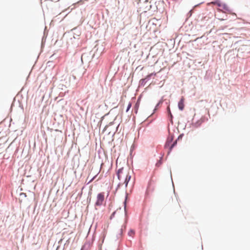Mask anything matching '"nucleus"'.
<instances>
[{
  "label": "nucleus",
  "instance_id": "obj_1",
  "mask_svg": "<svg viewBox=\"0 0 250 250\" xmlns=\"http://www.w3.org/2000/svg\"><path fill=\"white\" fill-rule=\"evenodd\" d=\"M117 174L118 179L123 182H121L119 185L125 184V187H126L131 178V176L129 174L128 170L122 167L118 170Z\"/></svg>",
  "mask_w": 250,
  "mask_h": 250
},
{
  "label": "nucleus",
  "instance_id": "obj_4",
  "mask_svg": "<svg viewBox=\"0 0 250 250\" xmlns=\"http://www.w3.org/2000/svg\"><path fill=\"white\" fill-rule=\"evenodd\" d=\"M211 4H216L218 6H221V3L219 1H212V2H210V3H208V5H210Z\"/></svg>",
  "mask_w": 250,
  "mask_h": 250
},
{
  "label": "nucleus",
  "instance_id": "obj_5",
  "mask_svg": "<svg viewBox=\"0 0 250 250\" xmlns=\"http://www.w3.org/2000/svg\"><path fill=\"white\" fill-rule=\"evenodd\" d=\"M131 105H132L131 103H129L128 104V106H127V109L126 110V112H127L130 109V108L131 107Z\"/></svg>",
  "mask_w": 250,
  "mask_h": 250
},
{
  "label": "nucleus",
  "instance_id": "obj_9",
  "mask_svg": "<svg viewBox=\"0 0 250 250\" xmlns=\"http://www.w3.org/2000/svg\"><path fill=\"white\" fill-rule=\"evenodd\" d=\"M94 178H93L92 179H91V180H90V182H91V181L94 179Z\"/></svg>",
  "mask_w": 250,
  "mask_h": 250
},
{
  "label": "nucleus",
  "instance_id": "obj_2",
  "mask_svg": "<svg viewBox=\"0 0 250 250\" xmlns=\"http://www.w3.org/2000/svg\"><path fill=\"white\" fill-rule=\"evenodd\" d=\"M104 200V192H100L97 194L96 201L95 204V207H99L103 205Z\"/></svg>",
  "mask_w": 250,
  "mask_h": 250
},
{
  "label": "nucleus",
  "instance_id": "obj_3",
  "mask_svg": "<svg viewBox=\"0 0 250 250\" xmlns=\"http://www.w3.org/2000/svg\"><path fill=\"white\" fill-rule=\"evenodd\" d=\"M184 98L182 97L178 103V108L180 110H183L184 108Z\"/></svg>",
  "mask_w": 250,
  "mask_h": 250
},
{
  "label": "nucleus",
  "instance_id": "obj_7",
  "mask_svg": "<svg viewBox=\"0 0 250 250\" xmlns=\"http://www.w3.org/2000/svg\"><path fill=\"white\" fill-rule=\"evenodd\" d=\"M177 144V141L176 140L173 144L171 146H170V150L172 149V147H174V146Z\"/></svg>",
  "mask_w": 250,
  "mask_h": 250
},
{
  "label": "nucleus",
  "instance_id": "obj_8",
  "mask_svg": "<svg viewBox=\"0 0 250 250\" xmlns=\"http://www.w3.org/2000/svg\"><path fill=\"white\" fill-rule=\"evenodd\" d=\"M115 213H116V212H115H115H113V213H112V214H111V217H110V218H111L112 217H113L114 216V215H115Z\"/></svg>",
  "mask_w": 250,
  "mask_h": 250
},
{
  "label": "nucleus",
  "instance_id": "obj_6",
  "mask_svg": "<svg viewBox=\"0 0 250 250\" xmlns=\"http://www.w3.org/2000/svg\"><path fill=\"white\" fill-rule=\"evenodd\" d=\"M134 231L133 230H131L128 232V234L130 236H133L134 234Z\"/></svg>",
  "mask_w": 250,
  "mask_h": 250
}]
</instances>
